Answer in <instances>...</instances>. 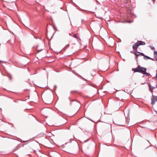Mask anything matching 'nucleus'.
Masks as SVG:
<instances>
[{
  "mask_svg": "<svg viewBox=\"0 0 157 157\" xmlns=\"http://www.w3.org/2000/svg\"><path fill=\"white\" fill-rule=\"evenodd\" d=\"M34 152H35V151H36L35 150H34Z\"/></svg>",
  "mask_w": 157,
  "mask_h": 157,
  "instance_id": "nucleus-14",
  "label": "nucleus"
},
{
  "mask_svg": "<svg viewBox=\"0 0 157 157\" xmlns=\"http://www.w3.org/2000/svg\"><path fill=\"white\" fill-rule=\"evenodd\" d=\"M44 101H45V103H46L48 104H50V103L51 102V101H52L51 100L50 101H48L47 99H44Z\"/></svg>",
  "mask_w": 157,
  "mask_h": 157,
  "instance_id": "nucleus-7",
  "label": "nucleus"
},
{
  "mask_svg": "<svg viewBox=\"0 0 157 157\" xmlns=\"http://www.w3.org/2000/svg\"><path fill=\"white\" fill-rule=\"evenodd\" d=\"M152 0L153 1V3H154L155 1V0Z\"/></svg>",
  "mask_w": 157,
  "mask_h": 157,
  "instance_id": "nucleus-12",
  "label": "nucleus"
},
{
  "mask_svg": "<svg viewBox=\"0 0 157 157\" xmlns=\"http://www.w3.org/2000/svg\"><path fill=\"white\" fill-rule=\"evenodd\" d=\"M154 55H155L157 57V52L156 51H154Z\"/></svg>",
  "mask_w": 157,
  "mask_h": 157,
  "instance_id": "nucleus-8",
  "label": "nucleus"
},
{
  "mask_svg": "<svg viewBox=\"0 0 157 157\" xmlns=\"http://www.w3.org/2000/svg\"><path fill=\"white\" fill-rule=\"evenodd\" d=\"M151 48L154 50H155V48L154 47H152V48Z\"/></svg>",
  "mask_w": 157,
  "mask_h": 157,
  "instance_id": "nucleus-11",
  "label": "nucleus"
},
{
  "mask_svg": "<svg viewBox=\"0 0 157 157\" xmlns=\"http://www.w3.org/2000/svg\"><path fill=\"white\" fill-rule=\"evenodd\" d=\"M146 70L147 69L146 68L141 67L139 65L136 68H133L132 69V71H134V72H140L148 76L149 74L146 72Z\"/></svg>",
  "mask_w": 157,
  "mask_h": 157,
  "instance_id": "nucleus-2",
  "label": "nucleus"
},
{
  "mask_svg": "<svg viewBox=\"0 0 157 157\" xmlns=\"http://www.w3.org/2000/svg\"><path fill=\"white\" fill-rule=\"evenodd\" d=\"M154 88H152V89H153ZM150 89H151V87L150 86Z\"/></svg>",
  "mask_w": 157,
  "mask_h": 157,
  "instance_id": "nucleus-13",
  "label": "nucleus"
},
{
  "mask_svg": "<svg viewBox=\"0 0 157 157\" xmlns=\"http://www.w3.org/2000/svg\"><path fill=\"white\" fill-rule=\"evenodd\" d=\"M156 80H157V70L156 71Z\"/></svg>",
  "mask_w": 157,
  "mask_h": 157,
  "instance_id": "nucleus-10",
  "label": "nucleus"
},
{
  "mask_svg": "<svg viewBox=\"0 0 157 157\" xmlns=\"http://www.w3.org/2000/svg\"><path fill=\"white\" fill-rule=\"evenodd\" d=\"M73 36L77 39L80 40L79 35L78 34H74Z\"/></svg>",
  "mask_w": 157,
  "mask_h": 157,
  "instance_id": "nucleus-6",
  "label": "nucleus"
},
{
  "mask_svg": "<svg viewBox=\"0 0 157 157\" xmlns=\"http://www.w3.org/2000/svg\"><path fill=\"white\" fill-rule=\"evenodd\" d=\"M42 49H40L39 50H37V53L39 52H40L41 51V50H42Z\"/></svg>",
  "mask_w": 157,
  "mask_h": 157,
  "instance_id": "nucleus-9",
  "label": "nucleus"
},
{
  "mask_svg": "<svg viewBox=\"0 0 157 157\" xmlns=\"http://www.w3.org/2000/svg\"><path fill=\"white\" fill-rule=\"evenodd\" d=\"M134 53H135L136 57H137L138 56H144V57H146L147 59H151V58L150 57L145 56L144 54L143 53L138 52H134Z\"/></svg>",
  "mask_w": 157,
  "mask_h": 157,
  "instance_id": "nucleus-4",
  "label": "nucleus"
},
{
  "mask_svg": "<svg viewBox=\"0 0 157 157\" xmlns=\"http://www.w3.org/2000/svg\"><path fill=\"white\" fill-rule=\"evenodd\" d=\"M145 44V43L144 42L141 41H138L136 43L134 44L132 46L133 49L136 51L138 48V47L141 45H144ZM134 52H135L134 51Z\"/></svg>",
  "mask_w": 157,
  "mask_h": 157,
  "instance_id": "nucleus-3",
  "label": "nucleus"
},
{
  "mask_svg": "<svg viewBox=\"0 0 157 157\" xmlns=\"http://www.w3.org/2000/svg\"><path fill=\"white\" fill-rule=\"evenodd\" d=\"M156 60H157V59Z\"/></svg>",
  "mask_w": 157,
  "mask_h": 157,
  "instance_id": "nucleus-15",
  "label": "nucleus"
},
{
  "mask_svg": "<svg viewBox=\"0 0 157 157\" xmlns=\"http://www.w3.org/2000/svg\"><path fill=\"white\" fill-rule=\"evenodd\" d=\"M151 104L152 105H153L155 104L156 101H157V96H153L151 98Z\"/></svg>",
  "mask_w": 157,
  "mask_h": 157,
  "instance_id": "nucleus-5",
  "label": "nucleus"
},
{
  "mask_svg": "<svg viewBox=\"0 0 157 157\" xmlns=\"http://www.w3.org/2000/svg\"><path fill=\"white\" fill-rule=\"evenodd\" d=\"M78 145L77 144H69L65 147L66 151L70 153L73 154V152L78 149Z\"/></svg>",
  "mask_w": 157,
  "mask_h": 157,
  "instance_id": "nucleus-1",
  "label": "nucleus"
}]
</instances>
